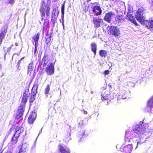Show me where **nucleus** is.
<instances>
[{
	"mask_svg": "<svg viewBox=\"0 0 153 153\" xmlns=\"http://www.w3.org/2000/svg\"><path fill=\"white\" fill-rule=\"evenodd\" d=\"M130 133H129L127 131H126V136H125V141L126 142H129L130 141V140H131V138H130V139L129 138H128V137H127L128 136V135L129 134H130Z\"/></svg>",
	"mask_w": 153,
	"mask_h": 153,
	"instance_id": "nucleus-30",
	"label": "nucleus"
},
{
	"mask_svg": "<svg viewBox=\"0 0 153 153\" xmlns=\"http://www.w3.org/2000/svg\"><path fill=\"white\" fill-rule=\"evenodd\" d=\"M145 15L141 9H139L135 14L136 18L138 22L143 25L146 20L145 17Z\"/></svg>",
	"mask_w": 153,
	"mask_h": 153,
	"instance_id": "nucleus-2",
	"label": "nucleus"
},
{
	"mask_svg": "<svg viewBox=\"0 0 153 153\" xmlns=\"http://www.w3.org/2000/svg\"><path fill=\"white\" fill-rule=\"evenodd\" d=\"M29 94L30 93L28 90H26L24 92L22 97L27 98Z\"/></svg>",
	"mask_w": 153,
	"mask_h": 153,
	"instance_id": "nucleus-29",
	"label": "nucleus"
},
{
	"mask_svg": "<svg viewBox=\"0 0 153 153\" xmlns=\"http://www.w3.org/2000/svg\"><path fill=\"white\" fill-rule=\"evenodd\" d=\"M62 24L63 26V25H64V21L63 20V22H62Z\"/></svg>",
	"mask_w": 153,
	"mask_h": 153,
	"instance_id": "nucleus-49",
	"label": "nucleus"
},
{
	"mask_svg": "<svg viewBox=\"0 0 153 153\" xmlns=\"http://www.w3.org/2000/svg\"><path fill=\"white\" fill-rule=\"evenodd\" d=\"M45 39L46 43L48 44L50 42L51 40V37L50 36L48 37H45Z\"/></svg>",
	"mask_w": 153,
	"mask_h": 153,
	"instance_id": "nucleus-37",
	"label": "nucleus"
},
{
	"mask_svg": "<svg viewBox=\"0 0 153 153\" xmlns=\"http://www.w3.org/2000/svg\"><path fill=\"white\" fill-rule=\"evenodd\" d=\"M15 130L16 131L15 133L16 135H18L19 136L20 134L21 133H22L24 131V128H20L19 129H17L16 128Z\"/></svg>",
	"mask_w": 153,
	"mask_h": 153,
	"instance_id": "nucleus-23",
	"label": "nucleus"
},
{
	"mask_svg": "<svg viewBox=\"0 0 153 153\" xmlns=\"http://www.w3.org/2000/svg\"><path fill=\"white\" fill-rule=\"evenodd\" d=\"M107 53V51L103 50H101L99 52L100 55L102 57H105L106 56Z\"/></svg>",
	"mask_w": 153,
	"mask_h": 153,
	"instance_id": "nucleus-28",
	"label": "nucleus"
},
{
	"mask_svg": "<svg viewBox=\"0 0 153 153\" xmlns=\"http://www.w3.org/2000/svg\"><path fill=\"white\" fill-rule=\"evenodd\" d=\"M91 8L92 9L93 12L95 15L98 16L101 14L102 10L99 6H96Z\"/></svg>",
	"mask_w": 153,
	"mask_h": 153,
	"instance_id": "nucleus-9",
	"label": "nucleus"
},
{
	"mask_svg": "<svg viewBox=\"0 0 153 153\" xmlns=\"http://www.w3.org/2000/svg\"><path fill=\"white\" fill-rule=\"evenodd\" d=\"M19 135H16V133L14 134V136L13 137L12 140V143L15 144L17 142V139L19 137Z\"/></svg>",
	"mask_w": 153,
	"mask_h": 153,
	"instance_id": "nucleus-26",
	"label": "nucleus"
},
{
	"mask_svg": "<svg viewBox=\"0 0 153 153\" xmlns=\"http://www.w3.org/2000/svg\"><path fill=\"white\" fill-rule=\"evenodd\" d=\"M109 93V91L106 92L105 89L103 88L101 94V99L102 100H107L108 99L109 97V94H108Z\"/></svg>",
	"mask_w": 153,
	"mask_h": 153,
	"instance_id": "nucleus-10",
	"label": "nucleus"
},
{
	"mask_svg": "<svg viewBox=\"0 0 153 153\" xmlns=\"http://www.w3.org/2000/svg\"><path fill=\"white\" fill-rule=\"evenodd\" d=\"M15 45H16V46H18V45H19V43H15Z\"/></svg>",
	"mask_w": 153,
	"mask_h": 153,
	"instance_id": "nucleus-45",
	"label": "nucleus"
},
{
	"mask_svg": "<svg viewBox=\"0 0 153 153\" xmlns=\"http://www.w3.org/2000/svg\"><path fill=\"white\" fill-rule=\"evenodd\" d=\"M91 51L94 52V55L96 54L97 46L95 42L92 43L91 44Z\"/></svg>",
	"mask_w": 153,
	"mask_h": 153,
	"instance_id": "nucleus-19",
	"label": "nucleus"
},
{
	"mask_svg": "<svg viewBox=\"0 0 153 153\" xmlns=\"http://www.w3.org/2000/svg\"><path fill=\"white\" fill-rule=\"evenodd\" d=\"M132 149V144H128L124 147L123 152V153H131Z\"/></svg>",
	"mask_w": 153,
	"mask_h": 153,
	"instance_id": "nucleus-13",
	"label": "nucleus"
},
{
	"mask_svg": "<svg viewBox=\"0 0 153 153\" xmlns=\"http://www.w3.org/2000/svg\"><path fill=\"white\" fill-rule=\"evenodd\" d=\"M23 58H24V57H23V58H22L20 60H22Z\"/></svg>",
	"mask_w": 153,
	"mask_h": 153,
	"instance_id": "nucleus-51",
	"label": "nucleus"
},
{
	"mask_svg": "<svg viewBox=\"0 0 153 153\" xmlns=\"http://www.w3.org/2000/svg\"><path fill=\"white\" fill-rule=\"evenodd\" d=\"M57 16H52L51 21L53 24L55 23L57 18Z\"/></svg>",
	"mask_w": 153,
	"mask_h": 153,
	"instance_id": "nucleus-33",
	"label": "nucleus"
},
{
	"mask_svg": "<svg viewBox=\"0 0 153 153\" xmlns=\"http://www.w3.org/2000/svg\"><path fill=\"white\" fill-rule=\"evenodd\" d=\"M11 48V47L8 48H7V51H10V50Z\"/></svg>",
	"mask_w": 153,
	"mask_h": 153,
	"instance_id": "nucleus-44",
	"label": "nucleus"
},
{
	"mask_svg": "<svg viewBox=\"0 0 153 153\" xmlns=\"http://www.w3.org/2000/svg\"><path fill=\"white\" fill-rule=\"evenodd\" d=\"M109 31L115 37H117L120 35V30L117 27L111 26L109 28Z\"/></svg>",
	"mask_w": 153,
	"mask_h": 153,
	"instance_id": "nucleus-4",
	"label": "nucleus"
},
{
	"mask_svg": "<svg viewBox=\"0 0 153 153\" xmlns=\"http://www.w3.org/2000/svg\"><path fill=\"white\" fill-rule=\"evenodd\" d=\"M140 138L139 137H137L133 138V141L135 143V145H136L137 146L135 148V149H136L137 148V146L138 144H142L143 143V142L140 141Z\"/></svg>",
	"mask_w": 153,
	"mask_h": 153,
	"instance_id": "nucleus-18",
	"label": "nucleus"
},
{
	"mask_svg": "<svg viewBox=\"0 0 153 153\" xmlns=\"http://www.w3.org/2000/svg\"><path fill=\"white\" fill-rule=\"evenodd\" d=\"M45 5L44 2H42V4L41 7L40 9V12L41 13H45Z\"/></svg>",
	"mask_w": 153,
	"mask_h": 153,
	"instance_id": "nucleus-24",
	"label": "nucleus"
},
{
	"mask_svg": "<svg viewBox=\"0 0 153 153\" xmlns=\"http://www.w3.org/2000/svg\"><path fill=\"white\" fill-rule=\"evenodd\" d=\"M48 1H50V0H48Z\"/></svg>",
	"mask_w": 153,
	"mask_h": 153,
	"instance_id": "nucleus-57",
	"label": "nucleus"
},
{
	"mask_svg": "<svg viewBox=\"0 0 153 153\" xmlns=\"http://www.w3.org/2000/svg\"><path fill=\"white\" fill-rule=\"evenodd\" d=\"M64 9L65 6L64 4H62L61 6V13H62V19H63L64 16Z\"/></svg>",
	"mask_w": 153,
	"mask_h": 153,
	"instance_id": "nucleus-32",
	"label": "nucleus"
},
{
	"mask_svg": "<svg viewBox=\"0 0 153 153\" xmlns=\"http://www.w3.org/2000/svg\"><path fill=\"white\" fill-rule=\"evenodd\" d=\"M5 47H3V48H5Z\"/></svg>",
	"mask_w": 153,
	"mask_h": 153,
	"instance_id": "nucleus-56",
	"label": "nucleus"
},
{
	"mask_svg": "<svg viewBox=\"0 0 153 153\" xmlns=\"http://www.w3.org/2000/svg\"><path fill=\"white\" fill-rule=\"evenodd\" d=\"M115 15V13L111 12H110L107 13L104 18V20L108 22H110L111 21L112 17Z\"/></svg>",
	"mask_w": 153,
	"mask_h": 153,
	"instance_id": "nucleus-15",
	"label": "nucleus"
},
{
	"mask_svg": "<svg viewBox=\"0 0 153 153\" xmlns=\"http://www.w3.org/2000/svg\"><path fill=\"white\" fill-rule=\"evenodd\" d=\"M45 90V95L46 97H48V94H50L49 92L50 91V86L48 85H47Z\"/></svg>",
	"mask_w": 153,
	"mask_h": 153,
	"instance_id": "nucleus-27",
	"label": "nucleus"
},
{
	"mask_svg": "<svg viewBox=\"0 0 153 153\" xmlns=\"http://www.w3.org/2000/svg\"><path fill=\"white\" fill-rule=\"evenodd\" d=\"M50 6L49 5H47L46 9V15L47 16H49L50 15Z\"/></svg>",
	"mask_w": 153,
	"mask_h": 153,
	"instance_id": "nucleus-35",
	"label": "nucleus"
},
{
	"mask_svg": "<svg viewBox=\"0 0 153 153\" xmlns=\"http://www.w3.org/2000/svg\"><path fill=\"white\" fill-rule=\"evenodd\" d=\"M38 82L37 81H36L33 85L32 89V93L31 97L30 99V101L33 102L35 99V96L37 93V90L38 86Z\"/></svg>",
	"mask_w": 153,
	"mask_h": 153,
	"instance_id": "nucleus-3",
	"label": "nucleus"
},
{
	"mask_svg": "<svg viewBox=\"0 0 153 153\" xmlns=\"http://www.w3.org/2000/svg\"><path fill=\"white\" fill-rule=\"evenodd\" d=\"M33 44L34 45H35V49H34V53L35 54L36 52L37 51V47L38 46V45H35L34 44V43L33 42Z\"/></svg>",
	"mask_w": 153,
	"mask_h": 153,
	"instance_id": "nucleus-41",
	"label": "nucleus"
},
{
	"mask_svg": "<svg viewBox=\"0 0 153 153\" xmlns=\"http://www.w3.org/2000/svg\"><path fill=\"white\" fill-rule=\"evenodd\" d=\"M53 0L54 1H56V0Z\"/></svg>",
	"mask_w": 153,
	"mask_h": 153,
	"instance_id": "nucleus-55",
	"label": "nucleus"
},
{
	"mask_svg": "<svg viewBox=\"0 0 153 153\" xmlns=\"http://www.w3.org/2000/svg\"><path fill=\"white\" fill-rule=\"evenodd\" d=\"M34 71H33V65L31 62L28 65L27 68V74L31 77L34 76Z\"/></svg>",
	"mask_w": 153,
	"mask_h": 153,
	"instance_id": "nucleus-8",
	"label": "nucleus"
},
{
	"mask_svg": "<svg viewBox=\"0 0 153 153\" xmlns=\"http://www.w3.org/2000/svg\"><path fill=\"white\" fill-rule=\"evenodd\" d=\"M132 19H131V22L134 24L135 25H137V22L135 20V19H134L133 17H131Z\"/></svg>",
	"mask_w": 153,
	"mask_h": 153,
	"instance_id": "nucleus-40",
	"label": "nucleus"
},
{
	"mask_svg": "<svg viewBox=\"0 0 153 153\" xmlns=\"http://www.w3.org/2000/svg\"><path fill=\"white\" fill-rule=\"evenodd\" d=\"M15 0H7L8 3L11 5H13L15 2Z\"/></svg>",
	"mask_w": 153,
	"mask_h": 153,
	"instance_id": "nucleus-39",
	"label": "nucleus"
},
{
	"mask_svg": "<svg viewBox=\"0 0 153 153\" xmlns=\"http://www.w3.org/2000/svg\"><path fill=\"white\" fill-rule=\"evenodd\" d=\"M71 135V134H69V136H70Z\"/></svg>",
	"mask_w": 153,
	"mask_h": 153,
	"instance_id": "nucleus-54",
	"label": "nucleus"
},
{
	"mask_svg": "<svg viewBox=\"0 0 153 153\" xmlns=\"http://www.w3.org/2000/svg\"><path fill=\"white\" fill-rule=\"evenodd\" d=\"M146 110L149 112L153 113V97L148 101Z\"/></svg>",
	"mask_w": 153,
	"mask_h": 153,
	"instance_id": "nucleus-6",
	"label": "nucleus"
},
{
	"mask_svg": "<svg viewBox=\"0 0 153 153\" xmlns=\"http://www.w3.org/2000/svg\"><path fill=\"white\" fill-rule=\"evenodd\" d=\"M143 25H145L146 27L151 30H153V21H149L147 20L145 21V22Z\"/></svg>",
	"mask_w": 153,
	"mask_h": 153,
	"instance_id": "nucleus-17",
	"label": "nucleus"
},
{
	"mask_svg": "<svg viewBox=\"0 0 153 153\" xmlns=\"http://www.w3.org/2000/svg\"><path fill=\"white\" fill-rule=\"evenodd\" d=\"M84 114H87V112L86 111H84Z\"/></svg>",
	"mask_w": 153,
	"mask_h": 153,
	"instance_id": "nucleus-46",
	"label": "nucleus"
},
{
	"mask_svg": "<svg viewBox=\"0 0 153 153\" xmlns=\"http://www.w3.org/2000/svg\"><path fill=\"white\" fill-rule=\"evenodd\" d=\"M27 98L22 97L21 104V105H22L21 106H22L24 107V106L27 101Z\"/></svg>",
	"mask_w": 153,
	"mask_h": 153,
	"instance_id": "nucleus-31",
	"label": "nucleus"
},
{
	"mask_svg": "<svg viewBox=\"0 0 153 153\" xmlns=\"http://www.w3.org/2000/svg\"><path fill=\"white\" fill-rule=\"evenodd\" d=\"M5 34L1 33L0 34V45H1L2 40L4 38Z\"/></svg>",
	"mask_w": 153,
	"mask_h": 153,
	"instance_id": "nucleus-34",
	"label": "nucleus"
},
{
	"mask_svg": "<svg viewBox=\"0 0 153 153\" xmlns=\"http://www.w3.org/2000/svg\"><path fill=\"white\" fill-rule=\"evenodd\" d=\"M55 9H53L52 16H56V14L57 13L58 14V12Z\"/></svg>",
	"mask_w": 153,
	"mask_h": 153,
	"instance_id": "nucleus-38",
	"label": "nucleus"
},
{
	"mask_svg": "<svg viewBox=\"0 0 153 153\" xmlns=\"http://www.w3.org/2000/svg\"><path fill=\"white\" fill-rule=\"evenodd\" d=\"M24 111V107L22 106H20L18 108V112L16 114V118L18 119L20 118L23 116Z\"/></svg>",
	"mask_w": 153,
	"mask_h": 153,
	"instance_id": "nucleus-11",
	"label": "nucleus"
},
{
	"mask_svg": "<svg viewBox=\"0 0 153 153\" xmlns=\"http://www.w3.org/2000/svg\"><path fill=\"white\" fill-rule=\"evenodd\" d=\"M109 73L108 71H105V74H108Z\"/></svg>",
	"mask_w": 153,
	"mask_h": 153,
	"instance_id": "nucleus-43",
	"label": "nucleus"
},
{
	"mask_svg": "<svg viewBox=\"0 0 153 153\" xmlns=\"http://www.w3.org/2000/svg\"><path fill=\"white\" fill-rule=\"evenodd\" d=\"M149 126L148 124L142 123L139 125H137L133 129L134 133L140 135L143 134L145 132L149 131L148 129Z\"/></svg>",
	"mask_w": 153,
	"mask_h": 153,
	"instance_id": "nucleus-1",
	"label": "nucleus"
},
{
	"mask_svg": "<svg viewBox=\"0 0 153 153\" xmlns=\"http://www.w3.org/2000/svg\"><path fill=\"white\" fill-rule=\"evenodd\" d=\"M84 134H83V136H84Z\"/></svg>",
	"mask_w": 153,
	"mask_h": 153,
	"instance_id": "nucleus-58",
	"label": "nucleus"
},
{
	"mask_svg": "<svg viewBox=\"0 0 153 153\" xmlns=\"http://www.w3.org/2000/svg\"><path fill=\"white\" fill-rule=\"evenodd\" d=\"M2 151H0V153H2Z\"/></svg>",
	"mask_w": 153,
	"mask_h": 153,
	"instance_id": "nucleus-52",
	"label": "nucleus"
},
{
	"mask_svg": "<svg viewBox=\"0 0 153 153\" xmlns=\"http://www.w3.org/2000/svg\"><path fill=\"white\" fill-rule=\"evenodd\" d=\"M45 71L48 75L53 74L54 72V65L52 63L48 64L45 69Z\"/></svg>",
	"mask_w": 153,
	"mask_h": 153,
	"instance_id": "nucleus-5",
	"label": "nucleus"
},
{
	"mask_svg": "<svg viewBox=\"0 0 153 153\" xmlns=\"http://www.w3.org/2000/svg\"><path fill=\"white\" fill-rule=\"evenodd\" d=\"M124 20L123 17L122 16H117L115 18V20L117 23L123 22Z\"/></svg>",
	"mask_w": 153,
	"mask_h": 153,
	"instance_id": "nucleus-22",
	"label": "nucleus"
},
{
	"mask_svg": "<svg viewBox=\"0 0 153 153\" xmlns=\"http://www.w3.org/2000/svg\"><path fill=\"white\" fill-rule=\"evenodd\" d=\"M48 62V57L46 55H45L42 59V63L45 66H46Z\"/></svg>",
	"mask_w": 153,
	"mask_h": 153,
	"instance_id": "nucleus-21",
	"label": "nucleus"
},
{
	"mask_svg": "<svg viewBox=\"0 0 153 153\" xmlns=\"http://www.w3.org/2000/svg\"><path fill=\"white\" fill-rule=\"evenodd\" d=\"M91 94H93L94 93V92L93 91H91Z\"/></svg>",
	"mask_w": 153,
	"mask_h": 153,
	"instance_id": "nucleus-48",
	"label": "nucleus"
},
{
	"mask_svg": "<svg viewBox=\"0 0 153 153\" xmlns=\"http://www.w3.org/2000/svg\"><path fill=\"white\" fill-rule=\"evenodd\" d=\"M7 32V29L4 27L2 28L1 30V33H3L5 34Z\"/></svg>",
	"mask_w": 153,
	"mask_h": 153,
	"instance_id": "nucleus-36",
	"label": "nucleus"
},
{
	"mask_svg": "<svg viewBox=\"0 0 153 153\" xmlns=\"http://www.w3.org/2000/svg\"><path fill=\"white\" fill-rule=\"evenodd\" d=\"M39 34L37 33L36 34H35L34 36L33 37L32 39L34 40L35 42V45H38V41L39 38Z\"/></svg>",
	"mask_w": 153,
	"mask_h": 153,
	"instance_id": "nucleus-20",
	"label": "nucleus"
},
{
	"mask_svg": "<svg viewBox=\"0 0 153 153\" xmlns=\"http://www.w3.org/2000/svg\"><path fill=\"white\" fill-rule=\"evenodd\" d=\"M45 13H41V16L42 17H45Z\"/></svg>",
	"mask_w": 153,
	"mask_h": 153,
	"instance_id": "nucleus-42",
	"label": "nucleus"
},
{
	"mask_svg": "<svg viewBox=\"0 0 153 153\" xmlns=\"http://www.w3.org/2000/svg\"><path fill=\"white\" fill-rule=\"evenodd\" d=\"M92 22L96 28H98L100 26V24L102 21L101 19L93 17Z\"/></svg>",
	"mask_w": 153,
	"mask_h": 153,
	"instance_id": "nucleus-12",
	"label": "nucleus"
},
{
	"mask_svg": "<svg viewBox=\"0 0 153 153\" xmlns=\"http://www.w3.org/2000/svg\"><path fill=\"white\" fill-rule=\"evenodd\" d=\"M42 129H41V131H39V134L38 135H39V134L41 133H42Z\"/></svg>",
	"mask_w": 153,
	"mask_h": 153,
	"instance_id": "nucleus-47",
	"label": "nucleus"
},
{
	"mask_svg": "<svg viewBox=\"0 0 153 153\" xmlns=\"http://www.w3.org/2000/svg\"><path fill=\"white\" fill-rule=\"evenodd\" d=\"M49 24V21L48 19H45L43 25V30H45L47 28V26Z\"/></svg>",
	"mask_w": 153,
	"mask_h": 153,
	"instance_id": "nucleus-25",
	"label": "nucleus"
},
{
	"mask_svg": "<svg viewBox=\"0 0 153 153\" xmlns=\"http://www.w3.org/2000/svg\"><path fill=\"white\" fill-rule=\"evenodd\" d=\"M36 114L35 112H32L28 119V123L30 124H32L35 120L36 117Z\"/></svg>",
	"mask_w": 153,
	"mask_h": 153,
	"instance_id": "nucleus-16",
	"label": "nucleus"
},
{
	"mask_svg": "<svg viewBox=\"0 0 153 153\" xmlns=\"http://www.w3.org/2000/svg\"><path fill=\"white\" fill-rule=\"evenodd\" d=\"M63 28L64 29V25H63Z\"/></svg>",
	"mask_w": 153,
	"mask_h": 153,
	"instance_id": "nucleus-53",
	"label": "nucleus"
},
{
	"mask_svg": "<svg viewBox=\"0 0 153 153\" xmlns=\"http://www.w3.org/2000/svg\"><path fill=\"white\" fill-rule=\"evenodd\" d=\"M58 149L61 153H70L69 149L65 146L60 145L58 146Z\"/></svg>",
	"mask_w": 153,
	"mask_h": 153,
	"instance_id": "nucleus-14",
	"label": "nucleus"
},
{
	"mask_svg": "<svg viewBox=\"0 0 153 153\" xmlns=\"http://www.w3.org/2000/svg\"><path fill=\"white\" fill-rule=\"evenodd\" d=\"M43 17H42V19H41V20H43Z\"/></svg>",
	"mask_w": 153,
	"mask_h": 153,
	"instance_id": "nucleus-50",
	"label": "nucleus"
},
{
	"mask_svg": "<svg viewBox=\"0 0 153 153\" xmlns=\"http://www.w3.org/2000/svg\"><path fill=\"white\" fill-rule=\"evenodd\" d=\"M29 148V144L27 143H24L22 144L20 149L19 153H27Z\"/></svg>",
	"mask_w": 153,
	"mask_h": 153,
	"instance_id": "nucleus-7",
	"label": "nucleus"
}]
</instances>
